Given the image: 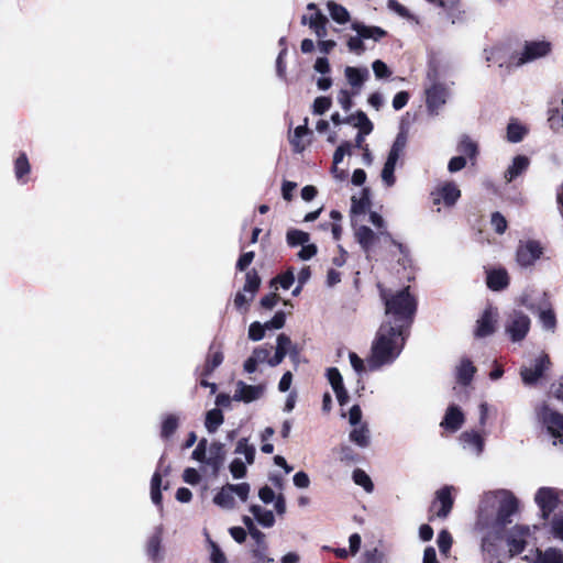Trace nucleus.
I'll return each instance as SVG.
<instances>
[{
	"label": "nucleus",
	"instance_id": "obj_54",
	"mask_svg": "<svg viewBox=\"0 0 563 563\" xmlns=\"http://www.w3.org/2000/svg\"><path fill=\"white\" fill-rule=\"evenodd\" d=\"M208 448H207V440L202 439L199 441L195 450L192 451L191 457L192 460L201 463H206V460L208 457Z\"/></svg>",
	"mask_w": 563,
	"mask_h": 563
},
{
	"label": "nucleus",
	"instance_id": "obj_13",
	"mask_svg": "<svg viewBox=\"0 0 563 563\" xmlns=\"http://www.w3.org/2000/svg\"><path fill=\"white\" fill-rule=\"evenodd\" d=\"M530 329V319L519 311L509 314L506 323V332L512 341H521Z\"/></svg>",
	"mask_w": 563,
	"mask_h": 563
},
{
	"label": "nucleus",
	"instance_id": "obj_19",
	"mask_svg": "<svg viewBox=\"0 0 563 563\" xmlns=\"http://www.w3.org/2000/svg\"><path fill=\"white\" fill-rule=\"evenodd\" d=\"M497 317V312L494 309H486L481 319L477 320L475 335L477 338H485L490 335L495 331Z\"/></svg>",
	"mask_w": 563,
	"mask_h": 563
},
{
	"label": "nucleus",
	"instance_id": "obj_36",
	"mask_svg": "<svg viewBox=\"0 0 563 563\" xmlns=\"http://www.w3.org/2000/svg\"><path fill=\"white\" fill-rule=\"evenodd\" d=\"M162 526L156 528V532L151 537L147 543V554L152 560H161V543H162Z\"/></svg>",
	"mask_w": 563,
	"mask_h": 563
},
{
	"label": "nucleus",
	"instance_id": "obj_40",
	"mask_svg": "<svg viewBox=\"0 0 563 563\" xmlns=\"http://www.w3.org/2000/svg\"><path fill=\"white\" fill-rule=\"evenodd\" d=\"M234 452L235 454L244 455L246 464H253L255 459V448L249 443L247 439H240Z\"/></svg>",
	"mask_w": 563,
	"mask_h": 563
},
{
	"label": "nucleus",
	"instance_id": "obj_45",
	"mask_svg": "<svg viewBox=\"0 0 563 563\" xmlns=\"http://www.w3.org/2000/svg\"><path fill=\"white\" fill-rule=\"evenodd\" d=\"M353 481L356 485L362 486L367 493H372L374 489L373 482L371 477L360 468L354 470L353 472Z\"/></svg>",
	"mask_w": 563,
	"mask_h": 563
},
{
	"label": "nucleus",
	"instance_id": "obj_16",
	"mask_svg": "<svg viewBox=\"0 0 563 563\" xmlns=\"http://www.w3.org/2000/svg\"><path fill=\"white\" fill-rule=\"evenodd\" d=\"M550 361L549 356L545 354H541L536 358L534 364L531 366H525L521 369V377L526 384H533L538 380V378L543 374L544 369L548 367Z\"/></svg>",
	"mask_w": 563,
	"mask_h": 563
},
{
	"label": "nucleus",
	"instance_id": "obj_42",
	"mask_svg": "<svg viewBox=\"0 0 563 563\" xmlns=\"http://www.w3.org/2000/svg\"><path fill=\"white\" fill-rule=\"evenodd\" d=\"M287 243L290 246L305 245L309 242L310 236L308 233L300 230H289L287 232Z\"/></svg>",
	"mask_w": 563,
	"mask_h": 563
},
{
	"label": "nucleus",
	"instance_id": "obj_43",
	"mask_svg": "<svg viewBox=\"0 0 563 563\" xmlns=\"http://www.w3.org/2000/svg\"><path fill=\"white\" fill-rule=\"evenodd\" d=\"M261 284V279L255 271H250L246 273V280L243 287V291L251 295V298L254 297Z\"/></svg>",
	"mask_w": 563,
	"mask_h": 563
},
{
	"label": "nucleus",
	"instance_id": "obj_25",
	"mask_svg": "<svg viewBox=\"0 0 563 563\" xmlns=\"http://www.w3.org/2000/svg\"><path fill=\"white\" fill-rule=\"evenodd\" d=\"M529 133V128L518 119H510L506 130V139L509 143L521 142Z\"/></svg>",
	"mask_w": 563,
	"mask_h": 563
},
{
	"label": "nucleus",
	"instance_id": "obj_3",
	"mask_svg": "<svg viewBox=\"0 0 563 563\" xmlns=\"http://www.w3.org/2000/svg\"><path fill=\"white\" fill-rule=\"evenodd\" d=\"M541 517L549 520L555 538L563 540V490L554 487H541L534 495Z\"/></svg>",
	"mask_w": 563,
	"mask_h": 563
},
{
	"label": "nucleus",
	"instance_id": "obj_60",
	"mask_svg": "<svg viewBox=\"0 0 563 563\" xmlns=\"http://www.w3.org/2000/svg\"><path fill=\"white\" fill-rule=\"evenodd\" d=\"M210 560H211V563H228L224 553L212 541H210Z\"/></svg>",
	"mask_w": 563,
	"mask_h": 563
},
{
	"label": "nucleus",
	"instance_id": "obj_35",
	"mask_svg": "<svg viewBox=\"0 0 563 563\" xmlns=\"http://www.w3.org/2000/svg\"><path fill=\"white\" fill-rule=\"evenodd\" d=\"M310 133L308 129V118L303 120V124L297 126L294 131L292 136L290 137V143L296 152H302L306 147V144L302 142V139Z\"/></svg>",
	"mask_w": 563,
	"mask_h": 563
},
{
	"label": "nucleus",
	"instance_id": "obj_8",
	"mask_svg": "<svg viewBox=\"0 0 563 563\" xmlns=\"http://www.w3.org/2000/svg\"><path fill=\"white\" fill-rule=\"evenodd\" d=\"M362 416L360 406H352L349 411V423L351 427L349 439L360 448H367L371 443V431L367 423L362 420Z\"/></svg>",
	"mask_w": 563,
	"mask_h": 563
},
{
	"label": "nucleus",
	"instance_id": "obj_1",
	"mask_svg": "<svg viewBox=\"0 0 563 563\" xmlns=\"http://www.w3.org/2000/svg\"><path fill=\"white\" fill-rule=\"evenodd\" d=\"M518 499L507 489L485 493L479 501L476 530L482 534V549L487 553L495 552L504 527L511 521L518 510Z\"/></svg>",
	"mask_w": 563,
	"mask_h": 563
},
{
	"label": "nucleus",
	"instance_id": "obj_29",
	"mask_svg": "<svg viewBox=\"0 0 563 563\" xmlns=\"http://www.w3.org/2000/svg\"><path fill=\"white\" fill-rule=\"evenodd\" d=\"M357 243L361 245L364 252L368 253L375 244L378 235L373 232L368 227L361 225L355 229L354 232Z\"/></svg>",
	"mask_w": 563,
	"mask_h": 563
},
{
	"label": "nucleus",
	"instance_id": "obj_37",
	"mask_svg": "<svg viewBox=\"0 0 563 563\" xmlns=\"http://www.w3.org/2000/svg\"><path fill=\"white\" fill-rule=\"evenodd\" d=\"M327 7L331 18L336 23L344 24L350 21V13L343 5L338 4L334 1H329Z\"/></svg>",
	"mask_w": 563,
	"mask_h": 563
},
{
	"label": "nucleus",
	"instance_id": "obj_5",
	"mask_svg": "<svg viewBox=\"0 0 563 563\" xmlns=\"http://www.w3.org/2000/svg\"><path fill=\"white\" fill-rule=\"evenodd\" d=\"M552 53V43L545 38L526 41L519 53L514 56L517 67L545 58Z\"/></svg>",
	"mask_w": 563,
	"mask_h": 563
},
{
	"label": "nucleus",
	"instance_id": "obj_4",
	"mask_svg": "<svg viewBox=\"0 0 563 563\" xmlns=\"http://www.w3.org/2000/svg\"><path fill=\"white\" fill-rule=\"evenodd\" d=\"M385 301L386 321L406 329L410 325L416 312L417 302L409 292V287L394 294L382 291Z\"/></svg>",
	"mask_w": 563,
	"mask_h": 563
},
{
	"label": "nucleus",
	"instance_id": "obj_56",
	"mask_svg": "<svg viewBox=\"0 0 563 563\" xmlns=\"http://www.w3.org/2000/svg\"><path fill=\"white\" fill-rule=\"evenodd\" d=\"M265 327L263 323L255 321L249 328V338L252 341H261L265 334Z\"/></svg>",
	"mask_w": 563,
	"mask_h": 563
},
{
	"label": "nucleus",
	"instance_id": "obj_12",
	"mask_svg": "<svg viewBox=\"0 0 563 563\" xmlns=\"http://www.w3.org/2000/svg\"><path fill=\"white\" fill-rule=\"evenodd\" d=\"M449 89L444 84L434 81L426 90L427 108L430 113L438 114L440 109L446 103Z\"/></svg>",
	"mask_w": 563,
	"mask_h": 563
},
{
	"label": "nucleus",
	"instance_id": "obj_48",
	"mask_svg": "<svg viewBox=\"0 0 563 563\" xmlns=\"http://www.w3.org/2000/svg\"><path fill=\"white\" fill-rule=\"evenodd\" d=\"M539 319L542 323V327L545 329V330H551L553 331L554 328H555V324H556V320H555V314L554 312L547 308V309H540L539 311Z\"/></svg>",
	"mask_w": 563,
	"mask_h": 563
},
{
	"label": "nucleus",
	"instance_id": "obj_64",
	"mask_svg": "<svg viewBox=\"0 0 563 563\" xmlns=\"http://www.w3.org/2000/svg\"><path fill=\"white\" fill-rule=\"evenodd\" d=\"M338 455L342 462H354L356 459L354 450L349 445L340 446L338 450Z\"/></svg>",
	"mask_w": 563,
	"mask_h": 563
},
{
	"label": "nucleus",
	"instance_id": "obj_9",
	"mask_svg": "<svg viewBox=\"0 0 563 563\" xmlns=\"http://www.w3.org/2000/svg\"><path fill=\"white\" fill-rule=\"evenodd\" d=\"M537 527L532 528L523 525H516L512 527L506 537V543L508 547V551L511 555L520 554L525 551V549L532 544L534 541V532Z\"/></svg>",
	"mask_w": 563,
	"mask_h": 563
},
{
	"label": "nucleus",
	"instance_id": "obj_17",
	"mask_svg": "<svg viewBox=\"0 0 563 563\" xmlns=\"http://www.w3.org/2000/svg\"><path fill=\"white\" fill-rule=\"evenodd\" d=\"M225 448L221 442H212L208 448V457L206 464L209 465L213 474H218L225 461Z\"/></svg>",
	"mask_w": 563,
	"mask_h": 563
},
{
	"label": "nucleus",
	"instance_id": "obj_62",
	"mask_svg": "<svg viewBox=\"0 0 563 563\" xmlns=\"http://www.w3.org/2000/svg\"><path fill=\"white\" fill-rule=\"evenodd\" d=\"M373 71L376 76V78H385L390 75V70L388 66L380 59H376L372 65Z\"/></svg>",
	"mask_w": 563,
	"mask_h": 563
},
{
	"label": "nucleus",
	"instance_id": "obj_10",
	"mask_svg": "<svg viewBox=\"0 0 563 563\" xmlns=\"http://www.w3.org/2000/svg\"><path fill=\"white\" fill-rule=\"evenodd\" d=\"M537 417L554 439L553 444L563 443V415L543 404L537 408Z\"/></svg>",
	"mask_w": 563,
	"mask_h": 563
},
{
	"label": "nucleus",
	"instance_id": "obj_31",
	"mask_svg": "<svg viewBox=\"0 0 563 563\" xmlns=\"http://www.w3.org/2000/svg\"><path fill=\"white\" fill-rule=\"evenodd\" d=\"M509 278L505 269H494L487 274V286L492 290H500L508 286Z\"/></svg>",
	"mask_w": 563,
	"mask_h": 563
},
{
	"label": "nucleus",
	"instance_id": "obj_32",
	"mask_svg": "<svg viewBox=\"0 0 563 563\" xmlns=\"http://www.w3.org/2000/svg\"><path fill=\"white\" fill-rule=\"evenodd\" d=\"M328 19L320 11L309 16L308 25L314 32L318 38H324L328 34L327 31Z\"/></svg>",
	"mask_w": 563,
	"mask_h": 563
},
{
	"label": "nucleus",
	"instance_id": "obj_41",
	"mask_svg": "<svg viewBox=\"0 0 563 563\" xmlns=\"http://www.w3.org/2000/svg\"><path fill=\"white\" fill-rule=\"evenodd\" d=\"M179 417L176 415H168L162 422L161 434L163 438H169L178 428Z\"/></svg>",
	"mask_w": 563,
	"mask_h": 563
},
{
	"label": "nucleus",
	"instance_id": "obj_30",
	"mask_svg": "<svg viewBox=\"0 0 563 563\" xmlns=\"http://www.w3.org/2000/svg\"><path fill=\"white\" fill-rule=\"evenodd\" d=\"M250 511L255 520L264 528H271L275 523V516L272 510H268L260 505L250 506Z\"/></svg>",
	"mask_w": 563,
	"mask_h": 563
},
{
	"label": "nucleus",
	"instance_id": "obj_26",
	"mask_svg": "<svg viewBox=\"0 0 563 563\" xmlns=\"http://www.w3.org/2000/svg\"><path fill=\"white\" fill-rule=\"evenodd\" d=\"M276 343L277 344H276L275 354L272 356V360H269L271 367H275V366L279 365L284 361V358L288 354V352L291 351V347H292V342H291L290 338L284 333L279 334L277 336Z\"/></svg>",
	"mask_w": 563,
	"mask_h": 563
},
{
	"label": "nucleus",
	"instance_id": "obj_49",
	"mask_svg": "<svg viewBox=\"0 0 563 563\" xmlns=\"http://www.w3.org/2000/svg\"><path fill=\"white\" fill-rule=\"evenodd\" d=\"M223 361V354L220 351L213 352L207 360L202 375L211 374Z\"/></svg>",
	"mask_w": 563,
	"mask_h": 563
},
{
	"label": "nucleus",
	"instance_id": "obj_50",
	"mask_svg": "<svg viewBox=\"0 0 563 563\" xmlns=\"http://www.w3.org/2000/svg\"><path fill=\"white\" fill-rule=\"evenodd\" d=\"M369 200L366 195V190H364L362 197L357 199L355 196L352 197L351 212L353 214H362L365 212L368 207Z\"/></svg>",
	"mask_w": 563,
	"mask_h": 563
},
{
	"label": "nucleus",
	"instance_id": "obj_28",
	"mask_svg": "<svg viewBox=\"0 0 563 563\" xmlns=\"http://www.w3.org/2000/svg\"><path fill=\"white\" fill-rule=\"evenodd\" d=\"M351 27L363 38V41L371 38L377 42L386 35V31L382 27L369 26L360 22H354Z\"/></svg>",
	"mask_w": 563,
	"mask_h": 563
},
{
	"label": "nucleus",
	"instance_id": "obj_6",
	"mask_svg": "<svg viewBox=\"0 0 563 563\" xmlns=\"http://www.w3.org/2000/svg\"><path fill=\"white\" fill-rule=\"evenodd\" d=\"M251 486L249 483L225 484L214 495L213 503L222 509L232 510L236 506L235 496L245 503L249 498Z\"/></svg>",
	"mask_w": 563,
	"mask_h": 563
},
{
	"label": "nucleus",
	"instance_id": "obj_24",
	"mask_svg": "<svg viewBox=\"0 0 563 563\" xmlns=\"http://www.w3.org/2000/svg\"><path fill=\"white\" fill-rule=\"evenodd\" d=\"M452 489V486H445L437 492V501L434 503V507L440 505V508L437 510V517L446 518L452 510L454 503L451 495Z\"/></svg>",
	"mask_w": 563,
	"mask_h": 563
},
{
	"label": "nucleus",
	"instance_id": "obj_59",
	"mask_svg": "<svg viewBox=\"0 0 563 563\" xmlns=\"http://www.w3.org/2000/svg\"><path fill=\"white\" fill-rule=\"evenodd\" d=\"M490 222L495 231L499 234H503L507 229V221L505 217L499 212H494L492 214Z\"/></svg>",
	"mask_w": 563,
	"mask_h": 563
},
{
	"label": "nucleus",
	"instance_id": "obj_7",
	"mask_svg": "<svg viewBox=\"0 0 563 563\" xmlns=\"http://www.w3.org/2000/svg\"><path fill=\"white\" fill-rule=\"evenodd\" d=\"M407 145V133L405 131H400L389 151L387 159L382 170V180L387 187H391L395 181V168L399 157L404 154Z\"/></svg>",
	"mask_w": 563,
	"mask_h": 563
},
{
	"label": "nucleus",
	"instance_id": "obj_23",
	"mask_svg": "<svg viewBox=\"0 0 563 563\" xmlns=\"http://www.w3.org/2000/svg\"><path fill=\"white\" fill-rule=\"evenodd\" d=\"M460 441L463 449L470 451L475 456H479L484 450V439L475 431L463 432Z\"/></svg>",
	"mask_w": 563,
	"mask_h": 563
},
{
	"label": "nucleus",
	"instance_id": "obj_58",
	"mask_svg": "<svg viewBox=\"0 0 563 563\" xmlns=\"http://www.w3.org/2000/svg\"><path fill=\"white\" fill-rule=\"evenodd\" d=\"M263 324L266 330L282 329L285 324V313L283 311H278L269 321H266Z\"/></svg>",
	"mask_w": 563,
	"mask_h": 563
},
{
	"label": "nucleus",
	"instance_id": "obj_51",
	"mask_svg": "<svg viewBox=\"0 0 563 563\" xmlns=\"http://www.w3.org/2000/svg\"><path fill=\"white\" fill-rule=\"evenodd\" d=\"M346 45H347V48L350 49V52H352L356 55H362L366 49L365 45H364V41L358 34H356L355 36H351L347 40Z\"/></svg>",
	"mask_w": 563,
	"mask_h": 563
},
{
	"label": "nucleus",
	"instance_id": "obj_63",
	"mask_svg": "<svg viewBox=\"0 0 563 563\" xmlns=\"http://www.w3.org/2000/svg\"><path fill=\"white\" fill-rule=\"evenodd\" d=\"M336 100L344 111H349L353 106L352 96L346 89L339 91Z\"/></svg>",
	"mask_w": 563,
	"mask_h": 563
},
{
	"label": "nucleus",
	"instance_id": "obj_20",
	"mask_svg": "<svg viewBox=\"0 0 563 563\" xmlns=\"http://www.w3.org/2000/svg\"><path fill=\"white\" fill-rule=\"evenodd\" d=\"M271 350L267 346H257L253 350L251 356L244 362V371L254 373L258 364L267 363L269 365Z\"/></svg>",
	"mask_w": 563,
	"mask_h": 563
},
{
	"label": "nucleus",
	"instance_id": "obj_47",
	"mask_svg": "<svg viewBox=\"0 0 563 563\" xmlns=\"http://www.w3.org/2000/svg\"><path fill=\"white\" fill-rule=\"evenodd\" d=\"M30 163L24 153H22L15 161L14 173L18 180H21L25 175L30 173Z\"/></svg>",
	"mask_w": 563,
	"mask_h": 563
},
{
	"label": "nucleus",
	"instance_id": "obj_46",
	"mask_svg": "<svg viewBox=\"0 0 563 563\" xmlns=\"http://www.w3.org/2000/svg\"><path fill=\"white\" fill-rule=\"evenodd\" d=\"M161 484H162V477L156 472V473H154L152 481H151V499L157 506L162 505Z\"/></svg>",
	"mask_w": 563,
	"mask_h": 563
},
{
	"label": "nucleus",
	"instance_id": "obj_18",
	"mask_svg": "<svg viewBox=\"0 0 563 563\" xmlns=\"http://www.w3.org/2000/svg\"><path fill=\"white\" fill-rule=\"evenodd\" d=\"M525 560L531 563H563V553L553 548H550L544 552L537 549L536 551H530L529 554H526Z\"/></svg>",
	"mask_w": 563,
	"mask_h": 563
},
{
	"label": "nucleus",
	"instance_id": "obj_15",
	"mask_svg": "<svg viewBox=\"0 0 563 563\" xmlns=\"http://www.w3.org/2000/svg\"><path fill=\"white\" fill-rule=\"evenodd\" d=\"M266 386L264 384L247 385L239 380L235 385L233 399L236 401L252 402L263 397Z\"/></svg>",
	"mask_w": 563,
	"mask_h": 563
},
{
	"label": "nucleus",
	"instance_id": "obj_61",
	"mask_svg": "<svg viewBox=\"0 0 563 563\" xmlns=\"http://www.w3.org/2000/svg\"><path fill=\"white\" fill-rule=\"evenodd\" d=\"M266 545L257 547L252 551V555L254 558V561L252 563H271L274 560L272 558H268L266 554Z\"/></svg>",
	"mask_w": 563,
	"mask_h": 563
},
{
	"label": "nucleus",
	"instance_id": "obj_34",
	"mask_svg": "<svg viewBox=\"0 0 563 563\" xmlns=\"http://www.w3.org/2000/svg\"><path fill=\"white\" fill-rule=\"evenodd\" d=\"M345 122L357 128L360 130L358 132H363L365 134H369L373 131V123L362 111H358L356 114L347 117L345 119Z\"/></svg>",
	"mask_w": 563,
	"mask_h": 563
},
{
	"label": "nucleus",
	"instance_id": "obj_55",
	"mask_svg": "<svg viewBox=\"0 0 563 563\" xmlns=\"http://www.w3.org/2000/svg\"><path fill=\"white\" fill-rule=\"evenodd\" d=\"M438 547L442 554H446L452 545V537L446 530H442L437 540Z\"/></svg>",
	"mask_w": 563,
	"mask_h": 563
},
{
	"label": "nucleus",
	"instance_id": "obj_22",
	"mask_svg": "<svg viewBox=\"0 0 563 563\" xmlns=\"http://www.w3.org/2000/svg\"><path fill=\"white\" fill-rule=\"evenodd\" d=\"M344 75L349 85L355 90L354 93H358L364 82L368 79L369 71L365 67L358 68L346 66L344 69Z\"/></svg>",
	"mask_w": 563,
	"mask_h": 563
},
{
	"label": "nucleus",
	"instance_id": "obj_52",
	"mask_svg": "<svg viewBox=\"0 0 563 563\" xmlns=\"http://www.w3.org/2000/svg\"><path fill=\"white\" fill-rule=\"evenodd\" d=\"M229 468L235 479L243 478L246 474V465L241 459H234Z\"/></svg>",
	"mask_w": 563,
	"mask_h": 563
},
{
	"label": "nucleus",
	"instance_id": "obj_53",
	"mask_svg": "<svg viewBox=\"0 0 563 563\" xmlns=\"http://www.w3.org/2000/svg\"><path fill=\"white\" fill-rule=\"evenodd\" d=\"M327 376L330 385L332 386L333 391L344 387L342 375L338 368H329Z\"/></svg>",
	"mask_w": 563,
	"mask_h": 563
},
{
	"label": "nucleus",
	"instance_id": "obj_21",
	"mask_svg": "<svg viewBox=\"0 0 563 563\" xmlns=\"http://www.w3.org/2000/svg\"><path fill=\"white\" fill-rule=\"evenodd\" d=\"M530 166L529 157L525 155H517L512 158L510 165L504 173L506 183H511L514 179L522 175Z\"/></svg>",
	"mask_w": 563,
	"mask_h": 563
},
{
	"label": "nucleus",
	"instance_id": "obj_39",
	"mask_svg": "<svg viewBox=\"0 0 563 563\" xmlns=\"http://www.w3.org/2000/svg\"><path fill=\"white\" fill-rule=\"evenodd\" d=\"M457 151L462 156L475 159L478 153L477 144L468 136H463L457 145Z\"/></svg>",
	"mask_w": 563,
	"mask_h": 563
},
{
	"label": "nucleus",
	"instance_id": "obj_14",
	"mask_svg": "<svg viewBox=\"0 0 563 563\" xmlns=\"http://www.w3.org/2000/svg\"><path fill=\"white\" fill-rule=\"evenodd\" d=\"M542 246L537 241L521 243L517 250V263L521 267H528L536 263L542 255Z\"/></svg>",
	"mask_w": 563,
	"mask_h": 563
},
{
	"label": "nucleus",
	"instance_id": "obj_11",
	"mask_svg": "<svg viewBox=\"0 0 563 563\" xmlns=\"http://www.w3.org/2000/svg\"><path fill=\"white\" fill-rule=\"evenodd\" d=\"M433 205L443 203L445 207H453L461 197V190L452 181L439 184L431 192Z\"/></svg>",
	"mask_w": 563,
	"mask_h": 563
},
{
	"label": "nucleus",
	"instance_id": "obj_2",
	"mask_svg": "<svg viewBox=\"0 0 563 563\" xmlns=\"http://www.w3.org/2000/svg\"><path fill=\"white\" fill-rule=\"evenodd\" d=\"M404 328L385 321L378 329L368 356L369 371L393 364L400 355L406 341Z\"/></svg>",
	"mask_w": 563,
	"mask_h": 563
},
{
	"label": "nucleus",
	"instance_id": "obj_38",
	"mask_svg": "<svg viewBox=\"0 0 563 563\" xmlns=\"http://www.w3.org/2000/svg\"><path fill=\"white\" fill-rule=\"evenodd\" d=\"M223 423V413L220 409L214 408L207 412L205 426L208 432L213 433Z\"/></svg>",
	"mask_w": 563,
	"mask_h": 563
},
{
	"label": "nucleus",
	"instance_id": "obj_27",
	"mask_svg": "<svg viewBox=\"0 0 563 563\" xmlns=\"http://www.w3.org/2000/svg\"><path fill=\"white\" fill-rule=\"evenodd\" d=\"M463 423L464 415L462 410L457 406L452 405L448 408L441 426L448 430L456 431L462 427Z\"/></svg>",
	"mask_w": 563,
	"mask_h": 563
},
{
	"label": "nucleus",
	"instance_id": "obj_44",
	"mask_svg": "<svg viewBox=\"0 0 563 563\" xmlns=\"http://www.w3.org/2000/svg\"><path fill=\"white\" fill-rule=\"evenodd\" d=\"M349 360L352 368L355 373L361 376L369 371L368 358L366 361L362 360L356 353L350 352Z\"/></svg>",
	"mask_w": 563,
	"mask_h": 563
},
{
	"label": "nucleus",
	"instance_id": "obj_57",
	"mask_svg": "<svg viewBox=\"0 0 563 563\" xmlns=\"http://www.w3.org/2000/svg\"><path fill=\"white\" fill-rule=\"evenodd\" d=\"M331 107V99L328 97H318L313 101V113L314 114H323Z\"/></svg>",
	"mask_w": 563,
	"mask_h": 563
},
{
	"label": "nucleus",
	"instance_id": "obj_33",
	"mask_svg": "<svg viewBox=\"0 0 563 563\" xmlns=\"http://www.w3.org/2000/svg\"><path fill=\"white\" fill-rule=\"evenodd\" d=\"M476 372L475 366L468 358H462L456 366V379L463 385H467Z\"/></svg>",
	"mask_w": 563,
	"mask_h": 563
}]
</instances>
